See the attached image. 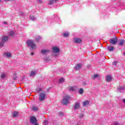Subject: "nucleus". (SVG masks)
<instances>
[{"label":"nucleus","instance_id":"393cba45","mask_svg":"<svg viewBox=\"0 0 125 125\" xmlns=\"http://www.w3.org/2000/svg\"><path fill=\"white\" fill-rule=\"evenodd\" d=\"M63 37H68L69 36V33L68 32H65L63 34Z\"/></svg>","mask_w":125,"mask_h":125},{"label":"nucleus","instance_id":"dca6fc26","mask_svg":"<svg viewBox=\"0 0 125 125\" xmlns=\"http://www.w3.org/2000/svg\"><path fill=\"white\" fill-rule=\"evenodd\" d=\"M107 49L108 51H113L114 50V47L107 46Z\"/></svg>","mask_w":125,"mask_h":125},{"label":"nucleus","instance_id":"ddd939ff","mask_svg":"<svg viewBox=\"0 0 125 125\" xmlns=\"http://www.w3.org/2000/svg\"><path fill=\"white\" fill-rule=\"evenodd\" d=\"M88 105H89V101H85L83 102V106H88Z\"/></svg>","mask_w":125,"mask_h":125},{"label":"nucleus","instance_id":"c9c22d12","mask_svg":"<svg viewBox=\"0 0 125 125\" xmlns=\"http://www.w3.org/2000/svg\"><path fill=\"white\" fill-rule=\"evenodd\" d=\"M16 79H17V76H15L13 77L14 80H16Z\"/></svg>","mask_w":125,"mask_h":125},{"label":"nucleus","instance_id":"bb28decb","mask_svg":"<svg viewBox=\"0 0 125 125\" xmlns=\"http://www.w3.org/2000/svg\"><path fill=\"white\" fill-rule=\"evenodd\" d=\"M9 35L12 36H14V32L13 31H11L9 33Z\"/></svg>","mask_w":125,"mask_h":125},{"label":"nucleus","instance_id":"ea45409f","mask_svg":"<svg viewBox=\"0 0 125 125\" xmlns=\"http://www.w3.org/2000/svg\"><path fill=\"white\" fill-rule=\"evenodd\" d=\"M46 62H48V61H47L46 59L45 60Z\"/></svg>","mask_w":125,"mask_h":125},{"label":"nucleus","instance_id":"9b49d317","mask_svg":"<svg viewBox=\"0 0 125 125\" xmlns=\"http://www.w3.org/2000/svg\"><path fill=\"white\" fill-rule=\"evenodd\" d=\"M106 81L107 82H111L112 81V77L110 75H107L106 77Z\"/></svg>","mask_w":125,"mask_h":125},{"label":"nucleus","instance_id":"7c9ffc66","mask_svg":"<svg viewBox=\"0 0 125 125\" xmlns=\"http://www.w3.org/2000/svg\"><path fill=\"white\" fill-rule=\"evenodd\" d=\"M113 125H119V123L118 122H114L112 123Z\"/></svg>","mask_w":125,"mask_h":125},{"label":"nucleus","instance_id":"473e14b6","mask_svg":"<svg viewBox=\"0 0 125 125\" xmlns=\"http://www.w3.org/2000/svg\"><path fill=\"white\" fill-rule=\"evenodd\" d=\"M63 115H64V114L62 112H60V116H63Z\"/></svg>","mask_w":125,"mask_h":125},{"label":"nucleus","instance_id":"37998d69","mask_svg":"<svg viewBox=\"0 0 125 125\" xmlns=\"http://www.w3.org/2000/svg\"><path fill=\"white\" fill-rule=\"evenodd\" d=\"M82 117H83V115H82Z\"/></svg>","mask_w":125,"mask_h":125},{"label":"nucleus","instance_id":"79ce46f5","mask_svg":"<svg viewBox=\"0 0 125 125\" xmlns=\"http://www.w3.org/2000/svg\"><path fill=\"white\" fill-rule=\"evenodd\" d=\"M1 1V0H0V2Z\"/></svg>","mask_w":125,"mask_h":125},{"label":"nucleus","instance_id":"1a4fd4ad","mask_svg":"<svg viewBox=\"0 0 125 125\" xmlns=\"http://www.w3.org/2000/svg\"><path fill=\"white\" fill-rule=\"evenodd\" d=\"M53 51L54 53H58L60 51V49L57 47H53Z\"/></svg>","mask_w":125,"mask_h":125},{"label":"nucleus","instance_id":"4be33fe9","mask_svg":"<svg viewBox=\"0 0 125 125\" xmlns=\"http://www.w3.org/2000/svg\"><path fill=\"white\" fill-rule=\"evenodd\" d=\"M42 40V37L41 36H37L36 37V41L39 42V41H41Z\"/></svg>","mask_w":125,"mask_h":125},{"label":"nucleus","instance_id":"2eb2a0df","mask_svg":"<svg viewBox=\"0 0 125 125\" xmlns=\"http://www.w3.org/2000/svg\"><path fill=\"white\" fill-rule=\"evenodd\" d=\"M81 68H82V64H77L76 66H75V69L76 70H80V69H81Z\"/></svg>","mask_w":125,"mask_h":125},{"label":"nucleus","instance_id":"aec40b11","mask_svg":"<svg viewBox=\"0 0 125 125\" xmlns=\"http://www.w3.org/2000/svg\"><path fill=\"white\" fill-rule=\"evenodd\" d=\"M80 94H83V88H80L79 91Z\"/></svg>","mask_w":125,"mask_h":125},{"label":"nucleus","instance_id":"72a5a7b5","mask_svg":"<svg viewBox=\"0 0 125 125\" xmlns=\"http://www.w3.org/2000/svg\"><path fill=\"white\" fill-rule=\"evenodd\" d=\"M41 90H42V89H41V88H39V89H38V90H37V91H38V92H40V91H41Z\"/></svg>","mask_w":125,"mask_h":125},{"label":"nucleus","instance_id":"5701e85b","mask_svg":"<svg viewBox=\"0 0 125 125\" xmlns=\"http://www.w3.org/2000/svg\"><path fill=\"white\" fill-rule=\"evenodd\" d=\"M65 80H64V78H61L59 80V83H64V81Z\"/></svg>","mask_w":125,"mask_h":125},{"label":"nucleus","instance_id":"58836bf2","mask_svg":"<svg viewBox=\"0 0 125 125\" xmlns=\"http://www.w3.org/2000/svg\"><path fill=\"white\" fill-rule=\"evenodd\" d=\"M5 1H8V0H4Z\"/></svg>","mask_w":125,"mask_h":125},{"label":"nucleus","instance_id":"4c0bfd02","mask_svg":"<svg viewBox=\"0 0 125 125\" xmlns=\"http://www.w3.org/2000/svg\"><path fill=\"white\" fill-rule=\"evenodd\" d=\"M3 23L4 24H7V22H4Z\"/></svg>","mask_w":125,"mask_h":125},{"label":"nucleus","instance_id":"a211bd4d","mask_svg":"<svg viewBox=\"0 0 125 125\" xmlns=\"http://www.w3.org/2000/svg\"><path fill=\"white\" fill-rule=\"evenodd\" d=\"M1 79H4L6 77V74L4 73H2L0 76Z\"/></svg>","mask_w":125,"mask_h":125},{"label":"nucleus","instance_id":"9d476101","mask_svg":"<svg viewBox=\"0 0 125 125\" xmlns=\"http://www.w3.org/2000/svg\"><path fill=\"white\" fill-rule=\"evenodd\" d=\"M76 88L77 87L76 86H72L68 87L69 91H74V90H76Z\"/></svg>","mask_w":125,"mask_h":125},{"label":"nucleus","instance_id":"39448f33","mask_svg":"<svg viewBox=\"0 0 125 125\" xmlns=\"http://www.w3.org/2000/svg\"><path fill=\"white\" fill-rule=\"evenodd\" d=\"M45 98V93H41L39 95L40 101H43V100Z\"/></svg>","mask_w":125,"mask_h":125},{"label":"nucleus","instance_id":"20e7f679","mask_svg":"<svg viewBox=\"0 0 125 125\" xmlns=\"http://www.w3.org/2000/svg\"><path fill=\"white\" fill-rule=\"evenodd\" d=\"M8 40L7 36H2L1 38V42L0 43V47H2L4 44L5 42H6Z\"/></svg>","mask_w":125,"mask_h":125},{"label":"nucleus","instance_id":"f704fd0d","mask_svg":"<svg viewBox=\"0 0 125 125\" xmlns=\"http://www.w3.org/2000/svg\"><path fill=\"white\" fill-rule=\"evenodd\" d=\"M122 101H123V102L124 103V104H125V99H123L122 100Z\"/></svg>","mask_w":125,"mask_h":125},{"label":"nucleus","instance_id":"6e6552de","mask_svg":"<svg viewBox=\"0 0 125 125\" xmlns=\"http://www.w3.org/2000/svg\"><path fill=\"white\" fill-rule=\"evenodd\" d=\"M110 42L112 44H116V43H117V42H118V39L113 38L112 39H110Z\"/></svg>","mask_w":125,"mask_h":125},{"label":"nucleus","instance_id":"f8f14e48","mask_svg":"<svg viewBox=\"0 0 125 125\" xmlns=\"http://www.w3.org/2000/svg\"><path fill=\"white\" fill-rule=\"evenodd\" d=\"M4 56H6V57H8V58H9V57H11V53L8 52H6L4 53Z\"/></svg>","mask_w":125,"mask_h":125},{"label":"nucleus","instance_id":"2f4dec72","mask_svg":"<svg viewBox=\"0 0 125 125\" xmlns=\"http://www.w3.org/2000/svg\"><path fill=\"white\" fill-rule=\"evenodd\" d=\"M125 89V88L124 87H119L118 88V90H124Z\"/></svg>","mask_w":125,"mask_h":125},{"label":"nucleus","instance_id":"a878e982","mask_svg":"<svg viewBox=\"0 0 125 125\" xmlns=\"http://www.w3.org/2000/svg\"><path fill=\"white\" fill-rule=\"evenodd\" d=\"M32 110L33 111H34V112H36V111H38V107H36V106H33L32 107Z\"/></svg>","mask_w":125,"mask_h":125},{"label":"nucleus","instance_id":"0eeeda50","mask_svg":"<svg viewBox=\"0 0 125 125\" xmlns=\"http://www.w3.org/2000/svg\"><path fill=\"white\" fill-rule=\"evenodd\" d=\"M73 42L75 43H81L82 39L76 38L73 39Z\"/></svg>","mask_w":125,"mask_h":125},{"label":"nucleus","instance_id":"7ed1b4c3","mask_svg":"<svg viewBox=\"0 0 125 125\" xmlns=\"http://www.w3.org/2000/svg\"><path fill=\"white\" fill-rule=\"evenodd\" d=\"M30 123L31 124H32V125H39L37 118L34 116H32L30 118Z\"/></svg>","mask_w":125,"mask_h":125},{"label":"nucleus","instance_id":"f03ea898","mask_svg":"<svg viewBox=\"0 0 125 125\" xmlns=\"http://www.w3.org/2000/svg\"><path fill=\"white\" fill-rule=\"evenodd\" d=\"M69 101H70V96L66 95L64 97H63V99L62 101V103L64 105H66L67 104H69Z\"/></svg>","mask_w":125,"mask_h":125},{"label":"nucleus","instance_id":"e433bc0d","mask_svg":"<svg viewBox=\"0 0 125 125\" xmlns=\"http://www.w3.org/2000/svg\"><path fill=\"white\" fill-rule=\"evenodd\" d=\"M31 55H34V52H31Z\"/></svg>","mask_w":125,"mask_h":125},{"label":"nucleus","instance_id":"f3484780","mask_svg":"<svg viewBox=\"0 0 125 125\" xmlns=\"http://www.w3.org/2000/svg\"><path fill=\"white\" fill-rule=\"evenodd\" d=\"M124 43H125V40H120L119 41V45H123V44H124Z\"/></svg>","mask_w":125,"mask_h":125},{"label":"nucleus","instance_id":"a19ab883","mask_svg":"<svg viewBox=\"0 0 125 125\" xmlns=\"http://www.w3.org/2000/svg\"><path fill=\"white\" fill-rule=\"evenodd\" d=\"M113 65H116V63H113Z\"/></svg>","mask_w":125,"mask_h":125},{"label":"nucleus","instance_id":"c85d7f7f","mask_svg":"<svg viewBox=\"0 0 125 125\" xmlns=\"http://www.w3.org/2000/svg\"><path fill=\"white\" fill-rule=\"evenodd\" d=\"M98 76H99L98 74H95V75H94L92 77V79H95V78H97V77H98Z\"/></svg>","mask_w":125,"mask_h":125},{"label":"nucleus","instance_id":"6ab92c4d","mask_svg":"<svg viewBox=\"0 0 125 125\" xmlns=\"http://www.w3.org/2000/svg\"><path fill=\"white\" fill-rule=\"evenodd\" d=\"M37 74V71H31V76H35Z\"/></svg>","mask_w":125,"mask_h":125},{"label":"nucleus","instance_id":"4468645a","mask_svg":"<svg viewBox=\"0 0 125 125\" xmlns=\"http://www.w3.org/2000/svg\"><path fill=\"white\" fill-rule=\"evenodd\" d=\"M49 50H42L41 51V53L42 54H46V53H47V52H49Z\"/></svg>","mask_w":125,"mask_h":125},{"label":"nucleus","instance_id":"cd10ccee","mask_svg":"<svg viewBox=\"0 0 125 125\" xmlns=\"http://www.w3.org/2000/svg\"><path fill=\"white\" fill-rule=\"evenodd\" d=\"M30 20H32V21H36V18H35L34 17H31L30 18Z\"/></svg>","mask_w":125,"mask_h":125},{"label":"nucleus","instance_id":"b1692460","mask_svg":"<svg viewBox=\"0 0 125 125\" xmlns=\"http://www.w3.org/2000/svg\"><path fill=\"white\" fill-rule=\"evenodd\" d=\"M57 0H51L49 2V4H52L53 2H56Z\"/></svg>","mask_w":125,"mask_h":125},{"label":"nucleus","instance_id":"423d86ee","mask_svg":"<svg viewBox=\"0 0 125 125\" xmlns=\"http://www.w3.org/2000/svg\"><path fill=\"white\" fill-rule=\"evenodd\" d=\"M81 108V104L80 103H75L74 104V109L78 110Z\"/></svg>","mask_w":125,"mask_h":125},{"label":"nucleus","instance_id":"412c9836","mask_svg":"<svg viewBox=\"0 0 125 125\" xmlns=\"http://www.w3.org/2000/svg\"><path fill=\"white\" fill-rule=\"evenodd\" d=\"M18 115V112H16V111H14L13 113V117H17V115Z\"/></svg>","mask_w":125,"mask_h":125},{"label":"nucleus","instance_id":"c756f323","mask_svg":"<svg viewBox=\"0 0 125 125\" xmlns=\"http://www.w3.org/2000/svg\"><path fill=\"white\" fill-rule=\"evenodd\" d=\"M43 124L44 125H48V121H47V120H45L43 122Z\"/></svg>","mask_w":125,"mask_h":125},{"label":"nucleus","instance_id":"f257e3e1","mask_svg":"<svg viewBox=\"0 0 125 125\" xmlns=\"http://www.w3.org/2000/svg\"><path fill=\"white\" fill-rule=\"evenodd\" d=\"M28 46H29L32 48V49H36V44H35V42L33 41L32 40H29L27 42Z\"/></svg>","mask_w":125,"mask_h":125}]
</instances>
